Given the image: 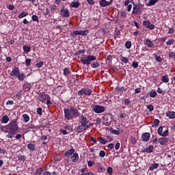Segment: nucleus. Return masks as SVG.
<instances>
[{
  "mask_svg": "<svg viewBox=\"0 0 175 175\" xmlns=\"http://www.w3.org/2000/svg\"><path fill=\"white\" fill-rule=\"evenodd\" d=\"M106 61L109 62V64H111V62H113V55H107L106 58Z\"/></svg>",
  "mask_w": 175,
  "mask_h": 175,
  "instance_id": "79ce46f5",
  "label": "nucleus"
},
{
  "mask_svg": "<svg viewBox=\"0 0 175 175\" xmlns=\"http://www.w3.org/2000/svg\"><path fill=\"white\" fill-rule=\"evenodd\" d=\"M166 116L171 119L175 118V111H167Z\"/></svg>",
  "mask_w": 175,
  "mask_h": 175,
  "instance_id": "a878e982",
  "label": "nucleus"
},
{
  "mask_svg": "<svg viewBox=\"0 0 175 175\" xmlns=\"http://www.w3.org/2000/svg\"><path fill=\"white\" fill-rule=\"evenodd\" d=\"M21 92H23V90H20L16 94V98H17V99H20L22 98L23 94H21Z\"/></svg>",
  "mask_w": 175,
  "mask_h": 175,
  "instance_id": "603ef678",
  "label": "nucleus"
},
{
  "mask_svg": "<svg viewBox=\"0 0 175 175\" xmlns=\"http://www.w3.org/2000/svg\"><path fill=\"white\" fill-rule=\"evenodd\" d=\"M23 49L25 53H29V51H31V48L29 46L23 45Z\"/></svg>",
  "mask_w": 175,
  "mask_h": 175,
  "instance_id": "c9c22d12",
  "label": "nucleus"
},
{
  "mask_svg": "<svg viewBox=\"0 0 175 175\" xmlns=\"http://www.w3.org/2000/svg\"><path fill=\"white\" fill-rule=\"evenodd\" d=\"M37 111V113L39 115V116H42V107H38L36 110Z\"/></svg>",
  "mask_w": 175,
  "mask_h": 175,
  "instance_id": "0e129e2a",
  "label": "nucleus"
},
{
  "mask_svg": "<svg viewBox=\"0 0 175 175\" xmlns=\"http://www.w3.org/2000/svg\"><path fill=\"white\" fill-rule=\"evenodd\" d=\"M161 80L163 83H169V76L164 75L161 77Z\"/></svg>",
  "mask_w": 175,
  "mask_h": 175,
  "instance_id": "c85d7f7f",
  "label": "nucleus"
},
{
  "mask_svg": "<svg viewBox=\"0 0 175 175\" xmlns=\"http://www.w3.org/2000/svg\"><path fill=\"white\" fill-rule=\"evenodd\" d=\"M140 11V6L137 4H133L132 14L137 15L139 14Z\"/></svg>",
  "mask_w": 175,
  "mask_h": 175,
  "instance_id": "2eb2a0df",
  "label": "nucleus"
},
{
  "mask_svg": "<svg viewBox=\"0 0 175 175\" xmlns=\"http://www.w3.org/2000/svg\"><path fill=\"white\" fill-rule=\"evenodd\" d=\"M120 17H122L123 18H126V12H125L124 11H121Z\"/></svg>",
  "mask_w": 175,
  "mask_h": 175,
  "instance_id": "e2e57ef3",
  "label": "nucleus"
},
{
  "mask_svg": "<svg viewBox=\"0 0 175 175\" xmlns=\"http://www.w3.org/2000/svg\"><path fill=\"white\" fill-rule=\"evenodd\" d=\"M106 155V152H105V150H100L99 152V157H100V158H104V157H105Z\"/></svg>",
  "mask_w": 175,
  "mask_h": 175,
  "instance_id": "4d7b16f0",
  "label": "nucleus"
},
{
  "mask_svg": "<svg viewBox=\"0 0 175 175\" xmlns=\"http://www.w3.org/2000/svg\"><path fill=\"white\" fill-rule=\"evenodd\" d=\"M107 142H109V143H110V142H113V140H114V138H113V137H111L110 135H107Z\"/></svg>",
  "mask_w": 175,
  "mask_h": 175,
  "instance_id": "338daca9",
  "label": "nucleus"
},
{
  "mask_svg": "<svg viewBox=\"0 0 175 175\" xmlns=\"http://www.w3.org/2000/svg\"><path fill=\"white\" fill-rule=\"evenodd\" d=\"M117 90L118 92H126V88H124V87H121V88H118Z\"/></svg>",
  "mask_w": 175,
  "mask_h": 175,
  "instance_id": "a18cd8bd",
  "label": "nucleus"
},
{
  "mask_svg": "<svg viewBox=\"0 0 175 175\" xmlns=\"http://www.w3.org/2000/svg\"><path fill=\"white\" fill-rule=\"evenodd\" d=\"M154 58L156 61H157V62H162V61H163V59H162V57H161V56H158L157 55H154Z\"/></svg>",
  "mask_w": 175,
  "mask_h": 175,
  "instance_id": "3c124183",
  "label": "nucleus"
},
{
  "mask_svg": "<svg viewBox=\"0 0 175 175\" xmlns=\"http://www.w3.org/2000/svg\"><path fill=\"white\" fill-rule=\"evenodd\" d=\"M2 131L5 133H8L6 135V137L8 139H13V136L18 133V124H17V120H12L8 124L3 127Z\"/></svg>",
  "mask_w": 175,
  "mask_h": 175,
  "instance_id": "f257e3e1",
  "label": "nucleus"
},
{
  "mask_svg": "<svg viewBox=\"0 0 175 175\" xmlns=\"http://www.w3.org/2000/svg\"><path fill=\"white\" fill-rule=\"evenodd\" d=\"M168 57H170V59H175V53L174 52H170L168 54Z\"/></svg>",
  "mask_w": 175,
  "mask_h": 175,
  "instance_id": "37998d69",
  "label": "nucleus"
},
{
  "mask_svg": "<svg viewBox=\"0 0 175 175\" xmlns=\"http://www.w3.org/2000/svg\"><path fill=\"white\" fill-rule=\"evenodd\" d=\"M107 172L108 174L112 175L113 174V168L111 167H108L107 169Z\"/></svg>",
  "mask_w": 175,
  "mask_h": 175,
  "instance_id": "6e6d98bb",
  "label": "nucleus"
},
{
  "mask_svg": "<svg viewBox=\"0 0 175 175\" xmlns=\"http://www.w3.org/2000/svg\"><path fill=\"white\" fill-rule=\"evenodd\" d=\"M151 137V134L150 133H144L142 135V142H149Z\"/></svg>",
  "mask_w": 175,
  "mask_h": 175,
  "instance_id": "ddd939ff",
  "label": "nucleus"
},
{
  "mask_svg": "<svg viewBox=\"0 0 175 175\" xmlns=\"http://www.w3.org/2000/svg\"><path fill=\"white\" fill-rule=\"evenodd\" d=\"M91 108L92 109V111L96 113V114H100L102 113H105L106 111V108H105L104 106L99 105H92Z\"/></svg>",
  "mask_w": 175,
  "mask_h": 175,
  "instance_id": "423d86ee",
  "label": "nucleus"
},
{
  "mask_svg": "<svg viewBox=\"0 0 175 175\" xmlns=\"http://www.w3.org/2000/svg\"><path fill=\"white\" fill-rule=\"evenodd\" d=\"M93 61H96V56L88 55L83 57H81V62L82 65H87V66H88V65H90L91 62H92Z\"/></svg>",
  "mask_w": 175,
  "mask_h": 175,
  "instance_id": "39448f33",
  "label": "nucleus"
},
{
  "mask_svg": "<svg viewBox=\"0 0 175 175\" xmlns=\"http://www.w3.org/2000/svg\"><path fill=\"white\" fill-rule=\"evenodd\" d=\"M71 161L73 163L77 162L79 161V154L77 152H75L71 156Z\"/></svg>",
  "mask_w": 175,
  "mask_h": 175,
  "instance_id": "aec40b11",
  "label": "nucleus"
},
{
  "mask_svg": "<svg viewBox=\"0 0 175 175\" xmlns=\"http://www.w3.org/2000/svg\"><path fill=\"white\" fill-rule=\"evenodd\" d=\"M144 27H146V28H148V29H154L155 25L154 24H152L151 22L149 21H144L142 23Z\"/></svg>",
  "mask_w": 175,
  "mask_h": 175,
  "instance_id": "1a4fd4ad",
  "label": "nucleus"
},
{
  "mask_svg": "<svg viewBox=\"0 0 175 175\" xmlns=\"http://www.w3.org/2000/svg\"><path fill=\"white\" fill-rule=\"evenodd\" d=\"M79 122L82 125H87V124L90 122V120H88V118H87L84 115L81 114L79 116Z\"/></svg>",
  "mask_w": 175,
  "mask_h": 175,
  "instance_id": "9d476101",
  "label": "nucleus"
},
{
  "mask_svg": "<svg viewBox=\"0 0 175 175\" xmlns=\"http://www.w3.org/2000/svg\"><path fill=\"white\" fill-rule=\"evenodd\" d=\"M125 47L126 49H131L132 47V42L131 41H127L125 42Z\"/></svg>",
  "mask_w": 175,
  "mask_h": 175,
  "instance_id": "58836bf2",
  "label": "nucleus"
},
{
  "mask_svg": "<svg viewBox=\"0 0 175 175\" xmlns=\"http://www.w3.org/2000/svg\"><path fill=\"white\" fill-rule=\"evenodd\" d=\"M75 150V148H71L69 150L66 151L64 154V157H70V155L74 154Z\"/></svg>",
  "mask_w": 175,
  "mask_h": 175,
  "instance_id": "4be33fe9",
  "label": "nucleus"
},
{
  "mask_svg": "<svg viewBox=\"0 0 175 175\" xmlns=\"http://www.w3.org/2000/svg\"><path fill=\"white\" fill-rule=\"evenodd\" d=\"M84 53H85V50L83 49H80L77 51H76L74 55H80V54H84Z\"/></svg>",
  "mask_w": 175,
  "mask_h": 175,
  "instance_id": "4c0bfd02",
  "label": "nucleus"
},
{
  "mask_svg": "<svg viewBox=\"0 0 175 175\" xmlns=\"http://www.w3.org/2000/svg\"><path fill=\"white\" fill-rule=\"evenodd\" d=\"M157 95H158V93H157V92L155 90H152L150 92L149 96H150V98H155V96H157Z\"/></svg>",
  "mask_w": 175,
  "mask_h": 175,
  "instance_id": "473e14b6",
  "label": "nucleus"
},
{
  "mask_svg": "<svg viewBox=\"0 0 175 175\" xmlns=\"http://www.w3.org/2000/svg\"><path fill=\"white\" fill-rule=\"evenodd\" d=\"M161 136H162V137H166L167 136H169V130L164 131Z\"/></svg>",
  "mask_w": 175,
  "mask_h": 175,
  "instance_id": "c03bdc74",
  "label": "nucleus"
},
{
  "mask_svg": "<svg viewBox=\"0 0 175 175\" xmlns=\"http://www.w3.org/2000/svg\"><path fill=\"white\" fill-rule=\"evenodd\" d=\"M131 142L132 144H136V142H137V139H136V137H132L131 139Z\"/></svg>",
  "mask_w": 175,
  "mask_h": 175,
  "instance_id": "69168bd1",
  "label": "nucleus"
},
{
  "mask_svg": "<svg viewBox=\"0 0 175 175\" xmlns=\"http://www.w3.org/2000/svg\"><path fill=\"white\" fill-rule=\"evenodd\" d=\"M43 173V168L42 167H40V168H38L36 171V174H38V175H40Z\"/></svg>",
  "mask_w": 175,
  "mask_h": 175,
  "instance_id": "de8ad7c7",
  "label": "nucleus"
},
{
  "mask_svg": "<svg viewBox=\"0 0 175 175\" xmlns=\"http://www.w3.org/2000/svg\"><path fill=\"white\" fill-rule=\"evenodd\" d=\"M78 175H95V174L92 172H85L84 174H80V172H78Z\"/></svg>",
  "mask_w": 175,
  "mask_h": 175,
  "instance_id": "13d9d810",
  "label": "nucleus"
},
{
  "mask_svg": "<svg viewBox=\"0 0 175 175\" xmlns=\"http://www.w3.org/2000/svg\"><path fill=\"white\" fill-rule=\"evenodd\" d=\"M173 43H174V39H173V38L168 40L166 42L167 46H172V44H173Z\"/></svg>",
  "mask_w": 175,
  "mask_h": 175,
  "instance_id": "49530a36",
  "label": "nucleus"
},
{
  "mask_svg": "<svg viewBox=\"0 0 175 175\" xmlns=\"http://www.w3.org/2000/svg\"><path fill=\"white\" fill-rule=\"evenodd\" d=\"M154 151V146L151 145L148 148H144L143 150H141V152L146 153L148 152V154H151Z\"/></svg>",
  "mask_w": 175,
  "mask_h": 175,
  "instance_id": "4468645a",
  "label": "nucleus"
},
{
  "mask_svg": "<svg viewBox=\"0 0 175 175\" xmlns=\"http://www.w3.org/2000/svg\"><path fill=\"white\" fill-rule=\"evenodd\" d=\"M157 133L159 135V136H161L162 133H163V127L160 126L158 129Z\"/></svg>",
  "mask_w": 175,
  "mask_h": 175,
  "instance_id": "052dcab7",
  "label": "nucleus"
},
{
  "mask_svg": "<svg viewBox=\"0 0 175 175\" xmlns=\"http://www.w3.org/2000/svg\"><path fill=\"white\" fill-rule=\"evenodd\" d=\"M31 62H32V59H25V65L26 66H31Z\"/></svg>",
  "mask_w": 175,
  "mask_h": 175,
  "instance_id": "09e8293b",
  "label": "nucleus"
},
{
  "mask_svg": "<svg viewBox=\"0 0 175 175\" xmlns=\"http://www.w3.org/2000/svg\"><path fill=\"white\" fill-rule=\"evenodd\" d=\"M159 122L160 121L158 119H154L152 124V128H157L159 125Z\"/></svg>",
  "mask_w": 175,
  "mask_h": 175,
  "instance_id": "2f4dec72",
  "label": "nucleus"
},
{
  "mask_svg": "<svg viewBox=\"0 0 175 175\" xmlns=\"http://www.w3.org/2000/svg\"><path fill=\"white\" fill-rule=\"evenodd\" d=\"M100 6L102 8H106V6H109V5H111L113 3V0H110L109 1H107L106 0H100L99 1Z\"/></svg>",
  "mask_w": 175,
  "mask_h": 175,
  "instance_id": "9b49d317",
  "label": "nucleus"
},
{
  "mask_svg": "<svg viewBox=\"0 0 175 175\" xmlns=\"http://www.w3.org/2000/svg\"><path fill=\"white\" fill-rule=\"evenodd\" d=\"M63 73H64V76H66V77L67 76H69V75H70V71L69 70L68 68H65L64 69Z\"/></svg>",
  "mask_w": 175,
  "mask_h": 175,
  "instance_id": "f704fd0d",
  "label": "nucleus"
},
{
  "mask_svg": "<svg viewBox=\"0 0 175 175\" xmlns=\"http://www.w3.org/2000/svg\"><path fill=\"white\" fill-rule=\"evenodd\" d=\"M157 2L158 0H150V1L146 4V6H154V5Z\"/></svg>",
  "mask_w": 175,
  "mask_h": 175,
  "instance_id": "72a5a7b5",
  "label": "nucleus"
},
{
  "mask_svg": "<svg viewBox=\"0 0 175 175\" xmlns=\"http://www.w3.org/2000/svg\"><path fill=\"white\" fill-rule=\"evenodd\" d=\"M90 33L88 29L84 30V31H73L70 33V36L72 38H75V36H77V35H81V36H87L88 34Z\"/></svg>",
  "mask_w": 175,
  "mask_h": 175,
  "instance_id": "0eeeda50",
  "label": "nucleus"
},
{
  "mask_svg": "<svg viewBox=\"0 0 175 175\" xmlns=\"http://www.w3.org/2000/svg\"><path fill=\"white\" fill-rule=\"evenodd\" d=\"M28 16V12H23L18 15V18H23V17H27Z\"/></svg>",
  "mask_w": 175,
  "mask_h": 175,
  "instance_id": "e433bc0d",
  "label": "nucleus"
},
{
  "mask_svg": "<svg viewBox=\"0 0 175 175\" xmlns=\"http://www.w3.org/2000/svg\"><path fill=\"white\" fill-rule=\"evenodd\" d=\"M98 142H99L100 144H106L107 143V139L103 138V137H99Z\"/></svg>",
  "mask_w": 175,
  "mask_h": 175,
  "instance_id": "bb28decb",
  "label": "nucleus"
},
{
  "mask_svg": "<svg viewBox=\"0 0 175 175\" xmlns=\"http://www.w3.org/2000/svg\"><path fill=\"white\" fill-rule=\"evenodd\" d=\"M119 58L122 64H128L129 62V59L122 55H120Z\"/></svg>",
  "mask_w": 175,
  "mask_h": 175,
  "instance_id": "6ab92c4d",
  "label": "nucleus"
},
{
  "mask_svg": "<svg viewBox=\"0 0 175 175\" xmlns=\"http://www.w3.org/2000/svg\"><path fill=\"white\" fill-rule=\"evenodd\" d=\"M17 158L18 161H21V162H24L27 159V157L21 154H18L17 156Z\"/></svg>",
  "mask_w": 175,
  "mask_h": 175,
  "instance_id": "7c9ffc66",
  "label": "nucleus"
},
{
  "mask_svg": "<svg viewBox=\"0 0 175 175\" xmlns=\"http://www.w3.org/2000/svg\"><path fill=\"white\" fill-rule=\"evenodd\" d=\"M38 99L40 102H44V100H46L47 106H51V105H53L51 103V97L44 92L40 93Z\"/></svg>",
  "mask_w": 175,
  "mask_h": 175,
  "instance_id": "20e7f679",
  "label": "nucleus"
},
{
  "mask_svg": "<svg viewBox=\"0 0 175 175\" xmlns=\"http://www.w3.org/2000/svg\"><path fill=\"white\" fill-rule=\"evenodd\" d=\"M44 63L43 62V61H40L36 64V68H42V65H44Z\"/></svg>",
  "mask_w": 175,
  "mask_h": 175,
  "instance_id": "bf43d9fd",
  "label": "nucleus"
},
{
  "mask_svg": "<svg viewBox=\"0 0 175 175\" xmlns=\"http://www.w3.org/2000/svg\"><path fill=\"white\" fill-rule=\"evenodd\" d=\"M10 76L16 77L20 81H23L24 79L27 77L25 74L20 72V68L18 67H14L10 74Z\"/></svg>",
  "mask_w": 175,
  "mask_h": 175,
  "instance_id": "7ed1b4c3",
  "label": "nucleus"
},
{
  "mask_svg": "<svg viewBox=\"0 0 175 175\" xmlns=\"http://www.w3.org/2000/svg\"><path fill=\"white\" fill-rule=\"evenodd\" d=\"M22 117L23 118V122H28L29 121V116L28 114L24 113Z\"/></svg>",
  "mask_w": 175,
  "mask_h": 175,
  "instance_id": "c756f323",
  "label": "nucleus"
},
{
  "mask_svg": "<svg viewBox=\"0 0 175 175\" xmlns=\"http://www.w3.org/2000/svg\"><path fill=\"white\" fill-rule=\"evenodd\" d=\"M147 109L150 111H152L154 110V106H152V105H149L147 106Z\"/></svg>",
  "mask_w": 175,
  "mask_h": 175,
  "instance_id": "774afa93",
  "label": "nucleus"
},
{
  "mask_svg": "<svg viewBox=\"0 0 175 175\" xmlns=\"http://www.w3.org/2000/svg\"><path fill=\"white\" fill-rule=\"evenodd\" d=\"M31 83L27 82L23 85V92H28L31 90Z\"/></svg>",
  "mask_w": 175,
  "mask_h": 175,
  "instance_id": "dca6fc26",
  "label": "nucleus"
},
{
  "mask_svg": "<svg viewBox=\"0 0 175 175\" xmlns=\"http://www.w3.org/2000/svg\"><path fill=\"white\" fill-rule=\"evenodd\" d=\"M144 44H146L147 47H154V42H152L150 39L145 40Z\"/></svg>",
  "mask_w": 175,
  "mask_h": 175,
  "instance_id": "412c9836",
  "label": "nucleus"
},
{
  "mask_svg": "<svg viewBox=\"0 0 175 175\" xmlns=\"http://www.w3.org/2000/svg\"><path fill=\"white\" fill-rule=\"evenodd\" d=\"M31 20H32L33 21H36V23H39V18H38V16H36V15H33V16H31Z\"/></svg>",
  "mask_w": 175,
  "mask_h": 175,
  "instance_id": "8fccbe9b",
  "label": "nucleus"
},
{
  "mask_svg": "<svg viewBox=\"0 0 175 175\" xmlns=\"http://www.w3.org/2000/svg\"><path fill=\"white\" fill-rule=\"evenodd\" d=\"M120 33H121V31H120V29L116 28L115 29V33H114L115 39H116V38L120 36Z\"/></svg>",
  "mask_w": 175,
  "mask_h": 175,
  "instance_id": "a19ab883",
  "label": "nucleus"
},
{
  "mask_svg": "<svg viewBox=\"0 0 175 175\" xmlns=\"http://www.w3.org/2000/svg\"><path fill=\"white\" fill-rule=\"evenodd\" d=\"M9 116L8 115H4L1 117V119L0 120L1 124H8L10 121Z\"/></svg>",
  "mask_w": 175,
  "mask_h": 175,
  "instance_id": "a211bd4d",
  "label": "nucleus"
},
{
  "mask_svg": "<svg viewBox=\"0 0 175 175\" xmlns=\"http://www.w3.org/2000/svg\"><path fill=\"white\" fill-rule=\"evenodd\" d=\"M131 66H133V68H138L139 67V62H136V61H134L133 62L132 64H131Z\"/></svg>",
  "mask_w": 175,
  "mask_h": 175,
  "instance_id": "5fc2aeb1",
  "label": "nucleus"
},
{
  "mask_svg": "<svg viewBox=\"0 0 175 175\" xmlns=\"http://www.w3.org/2000/svg\"><path fill=\"white\" fill-rule=\"evenodd\" d=\"M84 95L90 96L92 94V90L88 88H83Z\"/></svg>",
  "mask_w": 175,
  "mask_h": 175,
  "instance_id": "cd10ccee",
  "label": "nucleus"
},
{
  "mask_svg": "<svg viewBox=\"0 0 175 175\" xmlns=\"http://www.w3.org/2000/svg\"><path fill=\"white\" fill-rule=\"evenodd\" d=\"M60 14L62 17L68 18L70 16V12H69V10H68V8L63 7L60 10Z\"/></svg>",
  "mask_w": 175,
  "mask_h": 175,
  "instance_id": "6e6552de",
  "label": "nucleus"
},
{
  "mask_svg": "<svg viewBox=\"0 0 175 175\" xmlns=\"http://www.w3.org/2000/svg\"><path fill=\"white\" fill-rule=\"evenodd\" d=\"M159 167V163H152L149 167V170L152 172V170H154V169H158Z\"/></svg>",
  "mask_w": 175,
  "mask_h": 175,
  "instance_id": "393cba45",
  "label": "nucleus"
},
{
  "mask_svg": "<svg viewBox=\"0 0 175 175\" xmlns=\"http://www.w3.org/2000/svg\"><path fill=\"white\" fill-rule=\"evenodd\" d=\"M94 165H95V162L93 161H89L88 162V166L89 167H92V166H94Z\"/></svg>",
  "mask_w": 175,
  "mask_h": 175,
  "instance_id": "680f3d73",
  "label": "nucleus"
},
{
  "mask_svg": "<svg viewBox=\"0 0 175 175\" xmlns=\"http://www.w3.org/2000/svg\"><path fill=\"white\" fill-rule=\"evenodd\" d=\"M158 142L161 146H166L167 143H169V137H160Z\"/></svg>",
  "mask_w": 175,
  "mask_h": 175,
  "instance_id": "f8f14e48",
  "label": "nucleus"
},
{
  "mask_svg": "<svg viewBox=\"0 0 175 175\" xmlns=\"http://www.w3.org/2000/svg\"><path fill=\"white\" fill-rule=\"evenodd\" d=\"M27 148H29V150H31V151H33V150H35V148H36L35 144H29L27 145Z\"/></svg>",
  "mask_w": 175,
  "mask_h": 175,
  "instance_id": "ea45409f",
  "label": "nucleus"
},
{
  "mask_svg": "<svg viewBox=\"0 0 175 175\" xmlns=\"http://www.w3.org/2000/svg\"><path fill=\"white\" fill-rule=\"evenodd\" d=\"M64 118L68 120V121H70V120H73V118H77V117H80V112L78 109H75V107H71L69 108L64 109Z\"/></svg>",
  "mask_w": 175,
  "mask_h": 175,
  "instance_id": "f03ea898",
  "label": "nucleus"
},
{
  "mask_svg": "<svg viewBox=\"0 0 175 175\" xmlns=\"http://www.w3.org/2000/svg\"><path fill=\"white\" fill-rule=\"evenodd\" d=\"M79 6H80V2H79V1H72L71 2L70 5V8H79Z\"/></svg>",
  "mask_w": 175,
  "mask_h": 175,
  "instance_id": "b1692460",
  "label": "nucleus"
},
{
  "mask_svg": "<svg viewBox=\"0 0 175 175\" xmlns=\"http://www.w3.org/2000/svg\"><path fill=\"white\" fill-rule=\"evenodd\" d=\"M64 129H66V131H72L73 128L72 127V125L67 124L64 126Z\"/></svg>",
  "mask_w": 175,
  "mask_h": 175,
  "instance_id": "864d4df0",
  "label": "nucleus"
},
{
  "mask_svg": "<svg viewBox=\"0 0 175 175\" xmlns=\"http://www.w3.org/2000/svg\"><path fill=\"white\" fill-rule=\"evenodd\" d=\"M91 67L93 68L94 69H98V68H99V66H100V63H99V62L96 61V62H93L91 64H90Z\"/></svg>",
  "mask_w": 175,
  "mask_h": 175,
  "instance_id": "5701e85b",
  "label": "nucleus"
},
{
  "mask_svg": "<svg viewBox=\"0 0 175 175\" xmlns=\"http://www.w3.org/2000/svg\"><path fill=\"white\" fill-rule=\"evenodd\" d=\"M84 131H86L85 125L81 124V125H79L77 127V133H81V132H84Z\"/></svg>",
  "mask_w": 175,
  "mask_h": 175,
  "instance_id": "f3484780",
  "label": "nucleus"
}]
</instances>
